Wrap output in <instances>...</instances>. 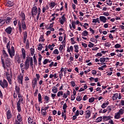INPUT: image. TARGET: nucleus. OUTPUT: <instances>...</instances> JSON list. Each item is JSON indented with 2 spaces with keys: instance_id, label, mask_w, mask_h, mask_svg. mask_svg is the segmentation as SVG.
Wrapping results in <instances>:
<instances>
[{
  "instance_id": "obj_14",
  "label": "nucleus",
  "mask_w": 124,
  "mask_h": 124,
  "mask_svg": "<svg viewBox=\"0 0 124 124\" xmlns=\"http://www.w3.org/2000/svg\"><path fill=\"white\" fill-rule=\"evenodd\" d=\"M21 51H22V58H23V60H25V59H26V50H25V49L24 48H22L21 49Z\"/></svg>"
},
{
  "instance_id": "obj_12",
  "label": "nucleus",
  "mask_w": 124,
  "mask_h": 124,
  "mask_svg": "<svg viewBox=\"0 0 124 124\" xmlns=\"http://www.w3.org/2000/svg\"><path fill=\"white\" fill-rule=\"evenodd\" d=\"M5 64L7 67H10V65H11V62H10V59L7 58L5 60Z\"/></svg>"
},
{
  "instance_id": "obj_16",
  "label": "nucleus",
  "mask_w": 124,
  "mask_h": 124,
  "mask_svg": "<svg viewBox=\"0 0 124 124\" xmlns=\"http://www.w3.org/2000/svg\"><path fill=\"white\" fill-rule=\"evenodd\" d=\"M100 20L103 23H106V21H107V18L105 16H100Z\"/></svg>"
},
{
  "instance_id": "obj_3",
  "label": "nucleus",
  "mask_w": 124,
  "mask_h": 124,
  "mask_svg": "<svg viewBox=\"0 0 124 124\" xmlns=\"http://www.w3.org/2000/svg\"><path fill=\"white\" fill-rule=\"evenodd\" d=\"M0 85L3 89H4V88H7L8 87V82H7V81L5 79H3V81L0 80Z\"/></svg>"
},
{
  "instance_id": "obj_53",
  "label": "nucleus",
  "mask_w": 124,
  "mask_h": 124,
  "mask_svg": "<svg viewBox=\"0 0 124 124\" xmlns=\"http://www.w3.org/2000/svg\"><path fill=\"white\" fill-rule=\"evenodd\" d=\"M66 108H67V105L66 104V103H64L63 105L62 108L63 109H66Z\"/></svg>"
},
{
  "instance_id": "obj_58",
  "label": "nucleus",
  "mask_w": 124,
  "mask_h": 124,
  "mask_svg": "<svg viewBox=\"0 0 124 124\" xmlns=\"http://www.w3.org/2000/svg\"><path fill=\"white\" fill-rule=\"evenodd\" d=\"M42 111V114L43 116H46V110H43Z\"/></svg>"
},
{
  "instance_id": "obj_7",
  "label": "nucleus",
  "mask_w": 124,
  "mask_h": 124,
  "mask_svg": "<svg viewBox=\"0 0 124 124\" xmlns=\"http://www.w3.org/2000/svg\"><path fill=\"white\" fill-rule=\"evenodd\" d=\"M10 75L8 72H6V76L7 77V79L8 80V82L9 83L10 85L12 84V80H11V77L9 76Z\"/></svg>"
},
{
  "instance_id": "obj_63",
  "label": "nucleus",
  "mask_w": 124,
  "mask_h": 124,
  "mask_svg": "<svg viewBox=\"0 0 124 124\" xmlns=\"http://www.w3.org/2000/svg\"><path fill=\"white\" fill-rule=\"evenodd\" d=\"M56 94L51 93V97H52L53 99H55V97H56Z\"/></svg>"
},
{
  "instance_id": "obj_26",
  "label": "nucleus",
  "mask_w": 124,
  "mask_h": 124,
  "mask_svg": "<svg viewBox=\"0 0 124 124\" xmlns=\"http://www.w3.org/2000/svg\"><path fill=\"white\" fill-rule=\"evenodd\" d=\"M62 95H63V92L62 91H59L57 93V96L58 97L62 96Z\"/></svg>"
},
{
  "instance_id": "obj_57",
  "label": "nucleus",
  "mask_w": 124,
  "mask_h": 124,
  "mask_svg": "<svg viewBox=\"0 0 124 124\" xmlns=\"http://www.w3.org/2000/svg\"><path fill=\"white\" fill-rule=\"evenodd\" d=\"M72 26L73 28V29H75V22L74 21H72Z\"/></svg>"
},
{
  "instance_id": "obj_18",
  "label": "nucleus",
  "mask_w": 124,
  "mask_h": 124,
  "mask_svg": "<svg viewBox=\"0 0 124 124\" xmlns=\"http://www.w3.org/2000/svg\"><path fill=\"white\" fill-rule=\"evenodd\" d=\"M27 37H28V33L27 31H25L23 34V40L24 43H26V41H27Z\"/></svg>"
},
{
  "instance_id": "obj_64",
  "label": "nucleus",
  "mask_w": 124,
  "mask_h": 124,
  "mask_svg": "<svg viewBox=\"0 0 124 124\" xmlns=\"http://www.w3.org/2000/svg\"><path fill=\"white\" fill-rule=\"evenodd\" d=\"M75 99V95H71V100L73 101Z\"/></svg>"
},
{
  "instance_id": "obj_51",
  "label": "nucleus",
  "mask_w": 124,
  "mask_h": 124,
  "mask_svg": "<svg viewBox=\"0 0 124 124\" xmlns=\"http://www.w3.org/2000/svg\"><path fill=\"white\" fill-rule=\"evenodd\" d=\"M44 99L45 100H46V102H48V101H49V96H45L44 97Z\"/></svg>"
},
{
  "instance_id": "obj_42",
  "label": "nucleus",
  "mask_w": 124,
  "mask_h": 124,
  "mask_svg": "<svg viewBox=\"0 0 124 124\" xmlns=\"http://www.w3.org/2000/svg\"><path fill=\"white\" fill-rule=\"evenodd\" d=\"M89 43L90 44L88 45V47H89V48H93V47L94 46V44H93L92 42H90Z\"/></svg>"
},
{
  "instance_id": "obj_11",
  "label": "nucleus",
  "mask_w": 124,
  "mask_h": 124,
  "mask_svg": "<svg viewBox=\"0 0 124 124\" xmlns=\"http://www.w3.org/2000/svg\"><path fill=\"white\" fill-rule=\"evenodd\" d=\"M6 115H7V120H10V119L12 118V115H11V111H10V110H8L7 111Z\"/></svg>"
},
{
  "instance_id": "obj_33",
  "label": "nucleus",
  "mask_w": 124,
  "mask_h": 124,
  "mask_svg": "<svg viewBox=\"0 0 124 124\" xmlns=\"http://www.w3.org/2000/svg\"><path fill=\"white\" fill-rule=\"evenodd\" d=\"M11 20H12V18L11 17H7L6 20V24H10Z\"/></svg>"
},
{
  "instance_id": "obj_23",
  "label": "nucleus",
  "mask_w": 124,
  "mask_h": 124,
  "mask_svg": "<svg viewBox=\"0 0 124 124\" xmlns=\"http://www.w3.org/2000/svg\"><path fill=\"white\" fill-rule=\"evenodd\" d=\"M52 92L53 93H58V88L56 87V86H54L52 89Z\"/></svg>"
},
{
  "instance_id": "obj_13",
  "label": "nucleus",
  "mask_w": 124,
  "mask_h": 124,
  "mask_svg": "<svg viewBox=\"0 0 124 124\" xmlns=\"http://www.w3.org/2000/svg\"><path fill=\"white\" fill-rule=\"evenodd\" d=\"M85 115H86V119H89L90 117H91V111L90 110H86L85 111Z\"/></svg>"
},
{
  "instance_id": "obj_22",
  "label": "nucleus",
  "mask_w": 124,
  "mask_h": 124,
  "mask_svg": "<svg viewBox=\"0 0 124 124\" xmlns=\"http://www.w3.org/2000/svg\"><path fill=\"white\" fill-rule=\"evenodd\" d=\"M115 119H119L121 118V114L119 113L118 112L115 113V115L114 116Z\"/></svg>"
},
{
  "instance_id": "obj_41",
  "label": "nucleus",
  "mask_w": 124,
  "mask_h": 124,
  "mask_svg": "<svg viewBox=\"0 0 124 124\" xmlns=\"http://www.w3.org/2000/svg\"><path fill=\"white\" fill-rule=\"evenodd\" d=\"M26 48L27 49H29L30 48V42L29 41V40H27L26 42Z\"/></svg>"
},
{
  "instance_id": "obj_62",
  "label": "nucleus",
  "mask_w": 124,
  "mask_h": 124,
  "mask_svg": "<svg viewBox=\"0 0 124 124\" xmlns=\"http://www.w3.org/2000/svg\"><path fill=\"white\" fill-rule=\"evenodd\" d=\"M89 31H91V32H92V33H94V30H93V29H92V28H89Z\"/></svg>"
},
{
  "instance_id": "obj_54",
  "label": "nucleus",
  "mask_w": 124,
  "mask_h": 124,
  "mask_svg": "<svg viewBox=\"0 0 124 124\" xmlns=\"http://www.w3.org/2000/svg\"><path fill=\"white\" fill-rule=\"evenodd\" d=\"M88 98H89L88 97V95H85L83 98V100H84V101L87 100V99H88Z\"/></svg>"
},
{
  "instance_id": "obj_47",
  "label": "nucleus",
  "mask_w": 124,
  "mask_h": 124,
  "mask_svg": "<svg viewBox=\"0 0 124 124\" xmlns=\"http://www.w3.org/2000/svg\"><path fill=\"white\" fill-rule=\"evenodd\" d=\"M105 46L106 47H110V46H111V44H110L109 42L106 43L105 44Z\"/></svg>"
},
{
  "instance_id": "obj_29",
  "label": "nucleus",
  "mask_w": 124,
  "mask_h": 124,
  "mask_svg": "<svg viewBox=\"0 0 124 124\" xmlns=\"http://www.w3.org/2000/svg\"><path fill=\"white\" fill-rule=\"evenodd\" d=\"M16 60L17 61L18 63H21V57H20V56H17L16 57Z\"/></svg>"
},
{
  "instance_id": "obj_31",
  "label": "nucleus",
  "mask_w": 124,
  "mask_h": 124,
  "mask_svg": "<svg viewBox=\"0 0 124 124\" xmlns=\"http://www.w3.org/2000/svg\"><path fill=\"white\" fill-rule=\"evenodd\" d=\"M100 62H102V63H104V64H105V63H104L106 62L105 58H100Z\"/></svg>"
},
{
  "instance_id": "obj_30",
  "label": "nucleus",
  "mask_w": 124,
  "mask_h": 124,
  "mask_svg": "<svg viewBox=\"0 0 124 124\" xmlns=\"http://www.w3.org/2000/svg\"><path fill=\"white\" fill-rule=\"evenodd\" d=\"M29 59H30L29 61L30 62V65L32 66L33 65L32 57H29Z\"/></svg>"
},
{
  "instance_id": "obj_46",
  "label": "nucleus",
  "mask_w": 124,
  "mask_h": 124,
  "mask_svg": "<svg viewBox=\"0 0 124 124\" xmlns=\"http://www.w3.org/2000/svg\"><path fill=\"white\" fill-rule=\"evenodd\" d=\"M56 4H57L55 2L50 3V6L52 7V8H53V7H55V5H56Z\"/></svg>"
},
{
  "instance_id": "obj_32",
  "label": "nucleus",
  "mask_w": 124,
  "mask_h": 124,
  "mask_svg": "<svg viewBox=\"0 0 124 124\" xmlns=\"http://www.w3.org/2000/svg\"><path fill=\"white\" fill-rule=\"evenodd\" d=\"M44 38V37H43V35H41L40 39L39 40V42H44V41H45V39H43Z\"/></svg>"
},
{
  "instance_id": "obj_55",
  "label": "nucleus",
  "mask_w": 124,
  "mask_h": 124,
  "mask_svg": "<svg viewBox=\"0 0 124 124\" xmlns=\"http://www.w3.org/2000/svg\"><path fill=\"white\" fill-rule=\"evenodd\" d=\"M71 85H72V87H75V86H76V84H75V82H74V81H72L71 82Z\"/></svg>"
},
{
  "instance_id": "obj_39",
  "label": "nucleus",
  "mask_w": 124,
  "mask_h": 124,
  "mask_svg": "<svg viewBox=\"0 0 124 124\" xmlns=\"http://www.w3.org/2000/svg\"><path fill=\"white\" fill-rule=\"evenodd\" d=\"M93 101H94V97H91V98H89V102L90 103H93Z\"/></svg>"
},
{
  "instance_id": "obj_56",
  "label": "nucleus",
  "mask_w": 124,
  "mask_h": 124,
  "mask_svg": "<svg viewBox=\"0 0 124 124\" xmlns=\"http://www.w3.org/2000/svg\"><path fill=\"white\" fill-rule=\"evenodd\" d=\"M17 23H18V20L15 18V20L14 21V26H17Z\"/></svg>"
},
{
  "instance_id": "obj_19",
  "label": "nucleus",
  "mask_w": 124,
  "mask_h": 124,
  "mask_svg": "<svg viewBox=\"0 0 124 124\" xmlns=\"http://www.w3.org/2000/svg\"><path fill=\"white\" fill-rule=\"evenodd\" d=\"M88 34H89V32H88L87 30L83 31V32L81 33V35L82 36H87V35H88Z\"/></svg>"
},
{
  "instance_id": "obj_28",
  "label": "nucleus",
  "mask_w": 124,
  "mask_h": 124,
  "mask_svg": "<svg viewBox=\"0 0 124 124\" xmlns=\"http://www.w3.org/2000/svg\"><path fill=\"white\" fill-rule=\"evenodd\" d=\"M74 48H75V52H76V53H78V52H79V50H78V49H79V46H78V45H75L74 46Z\"/></svg>"
},
{
  "instance_id": "obj_10",
  "label": "nucleus",
  "mask_w": 124,
  "mask_h": 124,
  "mask_svg": "<svg viewBox=\"0 0 124 124\" xmlns=\"http://www.w3.org/2000/svg\"><path fill=\"white\" fill-rule=\"evenodd\" d=\"M23 75L22 74H20L19 76L17 77L18 81L20 83V84H23Z\"/></svg>"
},
{
  "instance_id": "obj_8",
  "label": "nucleus",
  "mask_w": 124,
  "mask_h": 124,
  "mask_svg": "<svg viewBox=\"0 0 124 124\" xmlns=\"http://www.w3.org/2000/svg\"><path fill=\"white\" fill-rule=\"evenodd\" d=\"M12 28L11 27H9L5 30V31L8 34H11V32H12Z\"/></svg>"
},
{
  "instance_id": "obj_49",
  "label": "nucleus",
  "mask_w": 124,
  "mask_h": 124,
  "mask_svg": "<svg viewBox=\"0 0 124 124\" xmlns=\"http://www.w3.org/2000/svg\"><path fill=\"white\" fill-rule=\"evenodd\" d=\"M59 21H60L61 25H63V24H64V21L65 20H64L63 19H62V18H60V19H59Z\"/></svg>"
},
{
  "instance_id": "obj_48",
  "label": "nucleus",
  "mask_w": 124,
  "mask_h": 124,
  "mask_svg": "<svg viewBox=\"0 0 124 124\" xmlns=\"http://www.w3.org/2000/svg\"><path fill=\"white\" fill-rule=\"evenodd\" d=\"M121 45L119 44H117L116 45H115V48L116 49H118L119 48H121Z\"/></svg>"
},
{
  "instance_id": "obj_1",
  "label": "nucleus",
  "mask_w": 124,
  "mask_h": 124,
  "mask_svg": "<svg viewBox=\"0 0 124 124\" xmlns=\"http://www.w3.org/2000/svg\"><path fill=\"white\" fill-rule=\"evenodd\" d=\"M20 17H21V21H18L17 25L19 28V31L20 33H22V28L23 30H27V25H26V22H25V20H26V16L24 13H21L20 15Z\"/></svg>"
},
{
  "instance_id": "obj_5",
  "label": "nucleus",
  "mask_w": 124,
  "mask_h": 124,
  "mask_svg": "<svg viewBox=\"0 0 124 124\" xmlns=\"http://www.w3.org/2000/svg\"><path fill=\"white\" fill-rule=\"evenodd\" d=\"M23 98H19L18 101L17 103V108L18 112H21V103L20 101H23Z\"/></svg>"
},
{
  "instance_id": "obj_27",
  "label": "nucleus",
  "mask_w": 124,
  "mask_h": 124,
  "mask_svg": "<svg viewBox=\"0 0 124 124\" xmlns=\"http://www.w3.org/2000/svg\"><path fill=\"white\" fill-rule=\"evenodd\" d=\"M15 90L16 91V93H20V87H18V86L16 85Z\"/></svg>"
},
{
  "instance_id": "obj_40",
  "label": "nucleus",
  "mask_w": 124,
  "mask_h": 124,
  "mask_svg": "<svg viewBox=\"0 0 124 124\" xmlns=\"http://www.w3.org/2000/svg\"><path fill=\"white\" fill-rule=\"evenodd\" d=\"M33 60H34V64L36 65H37V60H36V57H35V55H34L33 57Z\"/></svg>"
},
{
  "instance_id": "obj_61",
  "label": "nucleus",
  "mask_w": 124,
  "mask_h": 124,
  "mask_svg": "<svg viewBox=\"0 0 124 124\" xmlns=\"http://www.w3.org/2000/svg\"><path fill=\"white\" fill-rule=\"evenodd\" d=\"M37 93H38V90L36 89L35 91V93H34V96H37Z\"/></svg>"
},
{
  "instance_id": "obj_43",
  "label": "nucleus",
  "mask_w": 124,
  "mask_h": 124,
  "mask_svg": "<svg viewBox=\"0 0 124 124\" xmlns=\"http://www.w3.org/2000/svg\"><path fill=\"white\" fill-rule=\"evenodd\" d=\"M77 101H81L82 100V97L81 96H78L76 98Z\"/></svg>"
},
{
  "instance_id": "obj_44",
  "label": "nucleus",
  "mask_w": 124,
  "mask_h": 124,
  "mask_svg": "<svg viewBox=\"0 0 124 124\" xmlns=\"http://www.w3.org/2000/svg\"><path fill=\"white\" fill-rule=\"evenodd\" d=\"M107 4L109 6L111 5L112 4V1L111 0H107Z\"/></svg>"
},
{
  "instance_id": "obj_25",
  "label": "nucleus",
  "mask_w": 124,
  "mask_h": 124,
  "mask_svg": "<svg viewBox=\"0 0 124 124\" xmlns=\"http://www.w3.org/2000/svg\"><path fill=\"white\" fill-rule=\"evenodd\" d=\"M1 61L3 68H5V62H4V59H3V58L1 57Z\"/></svg>"
},
{
  "instance_id": "obj_15",
  "label": "nucleus",
  "mask_w": 124,
  "mask_h": 124,
  "mask_svg": "<svg viewBox=\"0 0 124 124\" xmlns=\"http://www.w3.org/2000/svg\"><path fill=\"white\" fill-rule=\"evenodd\" d=\"M6 5L8 7H12V6L14 5V3H13L11 1H8L7 3L6 4Z\"/></svg>"
},
{
  "instance_id": "obj_6",
  "label": "nucleus",
  "mask_w": 124,
  "mask_h": 124,
  "mask_svg": "<svg viewBox=\"0 0 124 124\" xmlns=\"http://www.w3.org/2000/svg\"><path fill=\"white\" fill-rule=\"evenodd\" d=\"M31 15L32 16L34 15H37V7L34 6L31 10Z\"/></svg>"
},
{
  "instance_id": "obj_9",
  "label": "nucleus",
  "mask_w": 124,
  "mask_h": 124,
  "mask_svg": "<svg viewBox=\"0 0 124 124\" xmlns=\"http://www.w3.org/2000/svg\"><path fill=\"white\" fill-rule=\"evenodd\" d=\"M32 84L33 89H35V86L37 85V78H34L33 80H32Z\"/></svg>"
},
{
  "instance_id": "obj_17",
  "label": "nucleus",
  "mask_w": 124,
  "mask_h": 124,
  "mask_svg": "<svg viewBox=\"0 0 124 124\" xmlns=\"http://www.w3.org/2000/svg\"><path fill=\"white\" fill-rule=\"evenodd\" d=\"M103 121H109V120H111V119H112V117L110 116H103Z\"/></svg>"
},
{
  "instance_id": "obj_34",
  "label": "nucleus",
  "mask_w": 124,
  "mask_h": 124,
  "mask_svg": "<svg viewBox=\"0 0 124 124\" xmlns=\"http://www.w3.org/2000/svg\"><path fill=\"white\" fill-rule=\"evenodd\" d=\"M30 51H31V56H33V55L34 54V48H31L30 49Z\"/></svg>"
},
{
  "instance_id": "obj_20",
  "label": "nucleus",
  "mask_w": 124,
  "mask_h": 124,
  "mask_svg": "<svg viewBox=\"0 0 124 124\" xmlns=\"http://www.w3.org/2000/svg\"><path fill=\"white\" fill-rule=\"evenodd\" d=\"M118 97H119V94L118 93H115L114 94V95L112 96L113 100H117L118 99Z\"/></svg>"
},
{
  "instance_id": "obj_2",
  "label": "nucleus",
  "mask_w": 124,
  "mask_h": 124,
  "mask_svg": "<svg viewBox=\"0 0 124 124\" xmlns=\"http://www.w3.org/2000/svg\"><path fill=\"white\" fill-rule=\"evenodd\" d=\"M10 44L9 43H8L7 44V49H8V52L11 57V58H13V57H14V56H15V49H14V47L12 46L11 47V50L10 49V46H9V45Z\"/></svg>"
},
{
  "instance_id": "obj_4",
  "label": "nucleus",
  "mask_w": 124,
  "mask_h": 124,
  "mask_svg": "<svg viewBox=\"0 0 124 124\" xmlns=\"http://www.w3.org/2000/svg\"><path fill=\"white\" fill-rule=\"evenodd\" d=\"M29 58H30V57L29 56L26 57L27 59L25 62L24 69H25L26 70H28V69H29V67H30V63L29 62Z\"/></svg>"
},
{
  "instance_id": "obj_24",
  "label": "nucleus",
  "mask_w": 124,
  "mask_h": 124,
  "mask_svg": "<svg viewBox=\"0 0 124 124\" xmlns=\"http://www.w3.org/2000/svg\"><path fill=\"white\" fill-rule=\"evenodd\" d=\"M38 101L39 102H40L41 103H42V99L41 96V94L40 93H39L38 94Z\"/></svg>"
},
{
  "instance_id": "obj_59",
  "label": "nucleus",
  "mask_w": 124,
  "mask_h": 124,
  "mask_svg": "<svg viewBox=\"0 0 124 124\" xmlns=\"http://www.w3.org/2000/svg\"><path fill=\"white\" fill-rule=\"evenodd\" d=\"M107 110H108V112H111V110H112V108H111V107L110 106H108L107 108Z\"/></svg>"
},
{
  "instance_id": "obj_60",
  "label": "nucleus",
  "mask_w": 124,
  "mask_h": 124,
  "mask_svg": "<svg viewBox=\"0 0 124 124\" xmlns=\"http://www.w3.org/2000/svg\"><path fill=\"white\" fill-rule=\"evenodd\" d=\"M92 74H93V75H95V74H96L97 72H96V70H93L92 72Z\"/></svg>"
},
{
  "instance_id": "obj_50",
  "label": "nucleus",
  "mask_w": 124,
  "mask_h": 124,
  "mask_svg": "<svg viewBox=\"0 0 124 124\" xmlns=\"http://www.w3.org/2000/svg\"><path fill=\"white\" fill-rule=\"evenodd\" d=\"M48 62H49L48 59H45L43 62V64H47V63H48Z\"/></svg>"
},
{
  "instance_id": "obj_36",
  "label": "nucleus",
  "mask_w": 124,
  "mask_h": 124,
  "mask_svg": "<svg viewBox=\"0 0 124 124\" xmlns=\"http://www.w3.org/2000/svg\"><path fill=\"white\" fill-rule=\"evenodd\" d=\"M124 109L121 108L118 113H119V114H120V115H123V114H124Z\"/></svg>"
},
{
  "instance_id": "obj_52",
  "label": "nucleus",
  "mask_w": 124,
  "mask_h": 124,
  "mask_svg": "<svg viewBox=\"0 0 124 124\" xmlns=\"http://www.w3.org/2000/svg\"><path fill=\"white\" fill-rule=\"evenodd\" d=\"M81 45H82V46H83L84 48H87V47H88V45H87V44L86 43L82 42Z\"/></svg>"
},
{
  "instance_id": "obj_37",
  "label": "nucleus",
  "mask_w": 124,
  "mask_h": 124,
  "mask_svg": "<svg viewBox=\"0 0 124 124\" xmlns=\"http://www.w3.org/2000/svg\"><path fill=\"white\" fill-rule=\"evenodd\" d=\"M5 23V20L3 19H0V26L1 27Z\"/></svg>"
},
{
  "instance_id": "obj_38",
  "label": "nucleus",
  "mask_w": 124,
  "mask_h": 124,
  "mask_svg": "<svg viewBox=\"0 0 124 124\" xmlns=\"http://www.w3.org/2000/svg\"><path fill=\"white\" fill-rule=\"evenodd\" d=\"M102 121V117H99L96 119V123H99V122H101Z\"/></svg>"
},
{
  "instance_id": "obj_45",
  "label": "nucleus",
  "mask_w": 124,
  "mask_h": 124,
  "mask_svg": "<svg viewBox=\"0 0 124 124\" xmlns=\"http://www.w3.org/2000/svg\"><path fill=\"white\" fill-rule=\"evenodd\" d=\"M59 52L58 49H55L53 51V53L55 54V55H59Z\"/></svg>"
},
{
  "instance_id": "obj_35",
  "label": "nucleus",
  "mask_w": 124,
  "mask_h": 124,
  "mask_svg": "<svg viewBox=\"0 0 124 124\" xmlns=\"http://www.w3.org/2000/svg\"><path fill=\"white\" fill-rule=\"evenodd\" d=\"M33 122V119L31 118V117H29L28 118V123L29 124H32Z\"/></svg>"
},
{
  "instance_id": "obj_21",
  "label": "nucleus",
  "mask_w": 124,
  "mask_h": 124,
  "mask_svg": "<svg viewBox=\"0 0 124 124\" xmlns=\"http://www.w3.org/2000/svg\"><path fill=\"white\" fill-rule=\"evenodd\" d=\"M109 104V102H106V103H104L102 106L101 107L103 108V109H104V108H106L107 107V106Z\"/></svg>"
}]
</instances>
